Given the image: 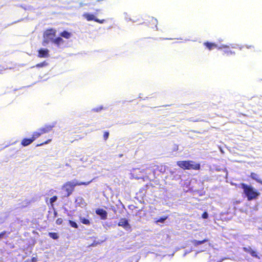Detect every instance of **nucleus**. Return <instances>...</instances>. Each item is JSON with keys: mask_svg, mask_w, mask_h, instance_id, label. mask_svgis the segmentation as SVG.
Here are the masks:
<instances>
[{"mask_svg": "<svg viewBox=\"0 0 262 262\" xmlns=\"http://www.w3.org/2000/svg\"><path fill=\"white\" fill-rule=\"evenodd\" d=\"M224 50L223 51V55L228 56L231 54H234L235 52L232 51L231 50L229 49L228 47H224Z\"/></svg>", "mask_w": 262, "mask_h": 262, "instance_id": "14", "label": "nucleus"}, {"mask_svg": "<svg viewBox=\"0 0 262 262\" xmlns=\"http://www.w3.org/2000/svg\"><path fill=\"white\" fill-rule=\"evenodd\" d=\"M241 187L243 189L244 193L247 198L248 201L256 199L260 195V193L255 190L251 185H248L245 183H241Z\"/></svg>", "mask_w": 262, "mask_h": 262, "instance_id": "1", "label": "nucleus"}, {"mask_svg": "<svg viewBox=\"0 0 262 262\" xmlns=\"http://www.w3.org/2000/svg\"><path fill=\"white\" fill-rule=\"evenodd\" d=\"M118 226H121L125 229H130L131 226L128 223V220L125 218H121L118 223Z\"/></svg>", "mask_w": 262, "mask_h": 262, "instance_id": "8", "label": "nucleus"}, {"mask_svg": "<svg viewBox=\"0 0 262 262\" xmlns=\"http://www.w3.org/2000/svg\"><path fill=\"white\" fill-rule=\"evenodd\" d=\"M202 217L203 219H206L208 217V214L207 212H204L202 215Z\"/></svg>", "mask_w": 262, "mask_h": 262, "instance_id": "29", "label": "nucleus"}, {"mask_svg": "<svg viewBox=\"0 0 262 262\" xmlns=\"http://www.w3.org/2000/svg\"><path fill=\"white\" fill-rule=\"evenodd\" d=\"M177 165L184 170H200L201 165L200 163H195L191 160L178 161Z\"/></svg>", "mask_w": 262, "mask_h": 262, "instance_id": "2", "label": "nucleus"}, {"mask_svg": "<svg viewBox=\"0 0 262 262\" xmlns=\"http://www.w3.org/2000/svg\"><path fill=\"white\" fill-rule=\"evenodd\" d=\"M92 180L88 182H80L74 183L73 182H67L63 185V189L66 191V196H69L73 192L74 187L76 186L88 185Z\"/></svg>", "mask_w": 262, "mask_h": 262, "instance_id": "3", "label": "nucleus"}, {"mask_svg": "<svg viewBox=\"0 0 262 262\" xmlns=\"http://www.w3.org/2000/svg\"><path fill=\"white\" fill-rule=\"evenodd\" d=\"M49 236L53 239H57L59 238V235L56 232H49Z\"/></svg>", "mask_w": 262, "mask_h": 262, "instance_id": "18", "label": "nucleus"}, {"mask_svg": "<svg viewBox=\"0 0 262 262\" xmlns=\"http://www.w3.org/2000/svg\"><path fill=\"white\" fill-rule=\"evenodd\" d=\"M245 47L247 49L254 48V47L253 46H247L246 45Z\"/></svg>", "mask_w": 262, "mask_h": 262, "instance_id": "31", "label": "nucleus"}, {"mask_svg": "<svg viewBox=\"0 0 262 262\" xmlns=\"http://www.w3.org/2000/svg\"><path fill=\"white\" fill-rule=\"evenodd\" d=\"M54 126V123L46 124L43 127L40 128L37 132H34V133L37 135V138H39L41 135L51 132Z\"/></svg>", "mask_w": 262, "mask_h": 262, "instance_id": "4", "label": "nucleus"}, {"mask_svg": "<svg viewBox=\"0 0 262 262\" xmlns=\"http://www.w3.org/2000/svg\"><path fill=\"white\" fill-rule=\"evenodd\" d=\"M48 63L46 61H44L39 63H37V64L35 65V67H37V68H40V67H46V66H48Z\"/></svg>", "mask_w": 262, "mask_h": 262, "instance_id": "20", "label": "nucleus"}, {"mask_svg": "<svg viewBox=\"0 0 262 262\" xmlns=\"http://www.w3.org/2000/svg\"><path fill=\"white\" fill-rule=\"evenodd\" d=\"M102 109H103V107L102 106H100V107H96V108H93V111L95 112H98L101 111Z\"/></svg>", "mask_w": 262, "mask_h": 262, "instance_id": "28", "label": "nucleus"}, {"mask_svg": "<svg viewBox=\"0 0 262 262\" xmlns=\"http://www.w3.org/2000/svg\"><path fill=\"white\" fill-rule=\"evenodd\" d=\"M52 42L57 46H59L60 44L64 42V40L61 37H57L55 38H54Z\"/></svg>", "mask_w": 262, "mask_h": 262, "instance_id": "16", "label": "nucleus"}, {"mask_svg": "<svg viewBox=\"0 0 262 262\" xmlns=\"http://www.w3.org/2000/svg\"><path fill=\"white\" fill-rule=\"evenodd\" d=\"M122 156H123V155H122V154H120V155H119V157H122Z\"/></svg>", "mask_w": 262, "mask_h": 262, "instance_id": "32", "label": "nucleus"}, {"mask_svg": "<svg viewBox=\"0 0 262 262\" xmlns=\"http://www.w3.org/2000/svg\"><path fill=\"white\" fill-rule=\"evenodd\" d=\"M250 177L251 179H252L253 180L256 181L257 183L262 185V181L260 179V177L258 174H257L255 172H251L250 173Z\"/></svg>", "mask_w": 262, "mask_h": 262, "instance_id": "12", "label": "nucleus"}, {"mask_svg": "<svg viewBox=\"0 0 262 262\" xmlns=\"http://www.w3.org/2000/svg\"><path fill=\"white\" fill-rule=\"evenodd\" d=\"M63 220L61 218H58L56 221V224L57 225H61L62 224Z\"/></svg>", "mask_w": 262, "mask_h": 262, "instance_id": "27", "label": "nucleus"}, {"mask_svg": "<svg viewBox=\"0 0 262 262\" xmlns=\"http://www.w3.org/2000/svg\"><path fill=\"white\" fill-rule=\"evenodd\" d=\"M95 212L97 215L100 216L102 220H105L107 219V213L105 210L99 208L96 210Z\"/></svg>", "mask_w": 262, "mask_h": 262, "instance_id": "10", "label": "nucleus"}, {"mask_svg": "<svg viewBox=\"0 0 262 262\" xmlns=\"http://www.w3.org/2000/svg\"><path fill=\"white\" fill-rule=\"evenodd\" d=\"M51 41V40L48 39V38H43V39L42 42V44L43 46H46L49 42Z\"/></svg>", "mask_w": 262, "mask_h": 262, "instance_id": "25", "label": "nucleus"}, {"mask_svg": "<svg viewBox=\"0 0 262 262\" xmlns=\"http://www.w3.org/2000/svg\"><path fill=\"white\" fill-rule=\"evenodd\" d=\"M57 199V197L56 195H54L50 198V202L51 204H53L54 202H55Z\"/></svg>", "mask_w": 262, "mask_h": 262, "instance_id": "26", "label": "nucleus"}, {"mask_svg": "<svg viewBox=\"0 0 262 262\" xmlns=\"http://www.w3.org/2000/svg\"><path fill=\"white\" fill-rule=\"evenodd\" d=\"M69 223L72 227L78 228V226L77 223L72 220H69Z\"/></svg>", "mask_w": 262, "mask_h": 262, "instance_id": "21", "label": "nucleus"}, {"mask_svg": "<svg viewBox=\"0 0 262 262\" xmlns=\"http://www.w3.org/2000/svg\"><path fill=\"white\" fill-rule=\"evenodd\" d=\"M6 233V232L5 231H4L1 232L0 233V238L3 237Z\"/></svg>", "mask_w": 262, "mask_h": 262, "instance_id": "30", "label": "nucleus"}, {"mask_svg": "<svg viewBox=\"0 0 262 262\" xmlns=\"http://www.w3.org/2000/svg\"><path fill=\"white\" fill-rule=\"evenodd\" d=\"M208 239L207 238H205L202 241H197L196 239H193L191 241V243L193 244L194 247H197L199 245L202 244L206 242H208Z\"/></svg>", "mask_w": 262, "mask_h": 262, "instance_id": "13", "label": "nucleus"}, {"mask_svg": "<svg viewBox=\"0 0 262 262\" xmlns=\"http://www.w3.org/2000/svg\"><path fill=\"white\" fill-rule=\"evenodd\" d=\"M37 135L33 132L32 137L30 138H24L21 141V145L23 146H27L30 145L34 141L37 139Z\"/></svg>", "mask_w": 262, "mask_h": 262, "instance_id": "7", "label": "nucleus"}, {"mask_svg": "<svg viewBox=\"0 0 262 262\" xmlns=\"http://www.w3.org/2000/svg\"><path fill=\"white\" fill-rule=\"evenodd\" d=\"M204 45L206 46L209 50H211L217 47V45L216 43L209 42H204Z\"/></svg>", "mask_w": 262, "mask_h": 262, "instance_id": "15", "label": "nucleus"}, {"mask_svg": "<svg viewBox=\"0 0 262 262\" xmlns=\"http://www.w3.org/2000/svg\"><path fill=\"white\" fill-rule=\"evenodd\" d=\"M243 250L245 252L250 254L252 256L259 258V257L257 254L256 251L253 250L251 247H244Z\"/></svg>", "mask_w": 262, "mask_h": 262, "instance_id": "11", "label": "nucleus"}, {"mask_svg": "<svg viewBox=\"0 0 262 262\" xmlns=\"http://www.w3.org/2000/svg\"><path fill=\"white\" fill-rule=\"evenodd\" d=\"M167 219V216H162L158 219L156 222L163 223L166 219Z\"/></svg>", "mask_w": 262, "mask_h": 262, "instance_id": "22", "label": "nucleus"}, {"mask_svg": "<svg viewBox=\"0 0 262 262\" xmlns=\"http://www.w3.org/2000/svg\"><path fill=\"white\" fill-rule=\"evenodd\" d=\"M51 139H48L46 141H45L44 142H42V143H41L40 144H37L36 146H42L44 144H48L51 141Z\"/></svg>", "mask_w": 262, "mask_h": 262, "instance_id": "23", "label": "nucleus"}, {"mask_svg": "<svg viewBox=\"0 0 262 262\" xmlns=\"http://www.w3.org/2000/svg\"><path fill=\"white\" fill-rule=\"evenodd\" d=\"M37 56L39 58H48L49 57V50L47 49H40L38 51Z\"/></svg>", "mask_w": 262, "mask_h": 262, "instance_id": "9", "label": "nucleus"}, {"mask_svg": "<svg viewBox=\"0 0 262 262\" xmlns=\"http://www.w3.org/2000/svg\"><path fill=\"white\" fill-rule=\"evenodd\" d=\"M60 35L66 39H69L71 37V34L67 31H63L60 33Z\"/></svg>", "mask_w": 262, "mask_h": 262, "instance_id": "17", "label": "nucleus"}, {"mask_svg": "<svg viewBox=\"0 0 262 262\" xmlns=\"http://www.w3.org/2000/svg\"><path fill=\"white\" fill-rule=\"evenodd\" d=\"M108 136H109V132L107 131L104 132V134H103V139L105 141L107 140L108 138Z\"/></svg>", "mask_w": 262, "mask_h": 262, "instance_id": "24", "label": "nucleus"}, {"mask_svg": "<svg viewBox=\"0 0 262 262\" xmlns=\"http://www.w3.org/2000/svg\"><path fill=\"white\" fill-rule=\"evenodd\" d=\"M56 31L54 29L50 28L47 29L43 33V37L45 38H48L52 41L54 37H55Z\"/></svg>", "mask_w": 262, "mask_h": 262, "instance_id": "5", "label": "nucleus"}, {"mask_svg": "<svg viewBox=\"0 0 262 262\" xmlns=\"http://www.w3.org/2000/svg\"><path fill=\"white\" fill-rule=\"evenodd\" d=\"M83 16L88 20V21H92L94 20L97 23L99 24H103L105 22V19H99L95 17V15L92 14H90L89 13H85L83 14Z\"/></svg>", "mask_w": 262, "mask_h": 262, "instance_id": "6", "label": "nucleus"}, {"mask_svg": "<svg viewBox=\"0 0 262 262\" xmlns=\"http://www.w3.org/2000/svg\"><path fill=\"white\" fill-rule=\"evenodd\" d=\"M80 221L81 223L85 225H90V222L89 219L84 218V217H80Z\"/></svg>", "mask_w": 262, "mask_h": 262, "instance_id": "19", "label": "nucleus"}]
</instances>
